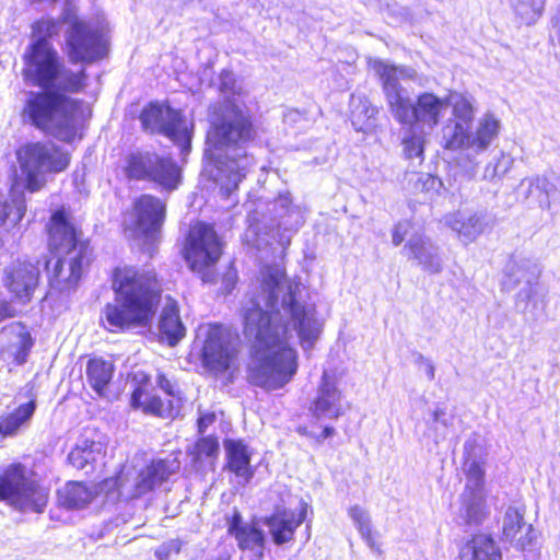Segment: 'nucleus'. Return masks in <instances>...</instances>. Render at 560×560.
Instances as JSON below:
<instances>
[{"label":"nucleus","instance_id":"22","mask_svg":"<svg viewBox=\"0 0 560 560\" xmlns=\"http://www.w3.org/2000/svg\"><path fill=\"white\" fill-rule=\"evenodd\" d=\"M447 98H441L433 93L424 92L417 96L412 127L410 129H424L432 131L440 122L443 112L447 108Z\"/></svg>","mask_w":560,"mask_h":560},{"label":"nucleus","instance_id":"49","mask_svg":"<svg viewBox=\"0 0 560 560\" xmlns=\"http://www.w3.org/2000/svg\"><path fill=\"white\" fill-rule=\"evenodd\" d=\"M382 14L388 24L399 23L408 18L407 9L396 2L386 3L382 9Z\"/></svg>","mask_w":560,"mask_h":560},{"label":"nucleus","instance_id":"8","mask_svg":"<svg viewBox=\"0 0 560 560\" xmlns=\"http://www.w3.org/2000/svg\"><path fill=\"white\" fill-rule=\"evenodd\" d=\"M374 71L382 81V90L392 117L401 126L412 127L416 101L400 83V80L412 79L415 70L400 68L384 61H375Z\"/></svg>","mask_w":560,"mask_h":560},{"label":"nucleus","instance_id":"39","mask_svg":"<svg viewBox=\"0 0 560 560\" xmlns=\"http://www.w3.org/2000/svg\"><path fill=\"white\" fill-rule=\"evenodd\" d=\"M525 184H527L525 198L537 192L539 197L544 196V200H540V202H546L549 206L550 198L557 199L558 196L560 197V176H538L535 178L523 179L521 182V186H524Z\"/></svg>","mask_w":560,"mask_h":560},{"label":"nucleus","instance_id":"52","mask_svg":"<svg viewBox=\"0 0 560 560\" xmlns=\"http://www.w3.org/2000/svg\"><path fill=\"white\" fill-rule=\"evenodd\" d=\"M253 523H245L240 511L234 510L232 517L228 521V533L231 536H235L238 530L241 532L245 527L250 526Z\"/></svg>","mask_w":560,"mask_h":560},{"label":"nucleus","instance_id":"6","mask_svg":"<svg viewBox=\"0 0 560 560\" xmlns=\"http://www.w3.org/2000/svg\"><path fill=\"white\" fill-rule=\"evenodd\" d=\"M16 159L31 192L45 185L46 174L62 172L70 163L69 153L51 141L26 143L18 149Z\"/></svg>","mask_w":560,"mask_h":560},{"label":"nucleus","instance_id":"10","mask_svg":"<svg viewBox=\"0 0 560 560\" xmlns=\"http://www.w3.org/2000/svg\"><path fill=\"white\" fill-rule=\"evenodd\" d=\"M471 126L448 119L441 130V143L446 150H467L479 154L488 149L498 137L500 121L492 115L486 114L478 122L475 132Z\"/></svg>","mask_w":560,"mask_h":560},{"label":"nucleus","instance_id":"42","mask_svg":"<svg viewBox=\"0 0 560 560\" xmlns=\"http://www.w3.org/2000/svg\"><path fill=\"white\" fill-rule=\"evenodd\" d=\"M348 515L360 533L361 538L373 551L380 553L381 549L372 536V522L369 511L357 504L349 509Z\"/></svg>","mask_w":560,"mask_h":560},{"label":"nucleus","instance_id":"28","mask_svg":"<svg viewBox=\"0 0 560 560\" xmlns=\"http://www.w3.org/2000/svg\"><path fill=\"white\" fill-rule=\"evenodd\" d=\"M159 331L168 346L174 347L185 337L186 328L179 317L177 302L167 299L159 319Z\"/></svg>","mask_w":560,"mask_h":560},{"label":"nucleus","instance_id":"44","mask_svg":"<svg viewBox=\"0 0 560 560\" xmlns=\"http://www.w3.org/2000/svg\"><path fill=\"white\" fill-rule=\"evenodd\" d=\"M515 13L526 24L535 23L541 15L546 0H509Z\"/></svg>","mask_w":560,"mask_h":560},{"label":"nucleus","instance_id":"17","mask_svg":"<svg viewBox=\"0 0 560 560\" xmlns=\"http://www.w3.org/2000/svg\"><path fill=\"white\" fill-rule=\"evenodd\" d=\"M39 269L28 261H14L4 269L3 283L16 299L28 302L38 284Z\"/></svg>","mask_w":560,"mask_h":560},{"label":"nucleus","instance_id":"18","mask_svg":"<svg viewBox=\"0 0 560 560\" xmlns=\"http://www.w3.org/2000/svg\"><path fill=\"white\" fill-rule=\"evenodd\" d=\"M137 230L151 240L161 230L166 212V205L160 198L145 194L133 203Z\"/></svg>","mask_w":560,"mask_h":560},{"label":"nucleus","instance_id":"36","mask_svg":"<svg viewBox=\"0 0 560 560\" xmlns=\"http://www.w3.org/2000/svg\"><path fill=\"white\" fill-rule=\"evenodd\" d=\"M114 374V365L112 362L102 358L90 359L86 365V378L90 386L103 396L107 385L112 381Z\"/></svg>","mask_w":560,"mask_h":560},{"label":"nucleus","instance_id":"57","mask_svg":"<svg viewBox=\"0 0 560 560\" xmlns=\"http://www.w3.org/2000/svg\"><path fill=\"white\" fill-rule=\"evenodd\" d=\"M18 314L15 307L7 301H0V323L8 318H13Z\"/></svg>","mask_w":560,"mask_h":560},{"label":"nucleus","instance_id":"54","mask_svg":"<svg viewBox=\"0 0 560 560\" xmlns=\"http://www.w3.org/2000/svg\"><path fill=\"white\" fill-rule=\"evenodd\" d=\"M410 230V222L399 221L397 224H395L392 235V242L395 246H399L405 237L407 236L408 232Z\"/></svg>","mask_w":560,"mask_h":560},{"label":"nucleus","instance_id":"35","mask_svg":"<svg viewBox=\"0 0 560 560\" xmlns=\"http://www.w3.org/2000/svg\"><path fill=\"white\" fill-rule=\"evenodd\" d=\"M37 404L35 399L20 405L13 412L0 420V434L2 436H13L19 430L27 425L34 416Z\"/></svg>","mask_w":560,"mask_h":560},{"label":"nucleus","instance_id":"21","mask_svg":"<svg viewBox=\"0 0 560 560\" xmlns=\"http://www.w3.org/2000/svg\"><path fill=\"white\" fill-rule=\"evenodd\" d=\"M311 412L316 419H338L341 416V392L325 371L314 398Z\"/></svg>","mask_w":560,"mask_h":560},{"label":"nucleus","instance_id":"58","mask_svg":"<svg viewBox=\"0 0 560 560\" xmlns=\"http://www.w3.org/2000/svg\"><path fill=\"white\" fill-rule=\"evenodd\" d=\"M300 432L311 438H314L318 443H322L325 439L330 438L335 434V429L332 427L326 425L324 430L317 435L308 433L306 429H304L303 431L300 430Z\"/></svg>","mask_w":560,"mask_h":560},{"label":"nucleus","instance_id":"40","mask_svg":"<svg viewBox=\"0 0 560 560\" xmlns=\"http://www.w3.org/2000/svg\"><path fill=\"white\" fill-rule=\"evenodd\" d=\"M470 448H472V444L470 441H467L464 445V451L467 456L466 462L464 464V469H465L466 476H467V483H466L465 490L475 491V492H483V485H485L483 463L470 454Z\"/></svg>","mask_w":560,"mask_h":560},{"label":"nucleus","instance_id":"48","mask_svg":"<svg viewBox=\"0 0 560 560\" xmlns=\"http://www.w3.org/2000/svg\"><path fill=\"white\" fill-rule=\"evenodd\" d=\"M418 129H410L411 135L402 140L404 152L408 159L419 158L423 152V136L417 133Z\"/></svg>","mask_w":560,"mask_h":560},{"label":"nucleus","instance_id":"47","mask_svg":"<svg viewBox=\"0 0 560 560\" xmlns=\"http://www.w3.org/2000/svg\"><path fill=\"white\" fill-rule=\"evenodd\" d=\"M432 427L434 431V442L439 444L447 436V429L453 424V418L448 417L445 408L436 407L432 412Z\"/></svg>","mask_w":560,"mask_h":560},{"label":"nucleus","instance_id":"29","mask_svg":"<svg viewBox=\"0 0 560 560\" xmlns=\"http://www.w3.org/2000/svg\"><path fill=\"white\" fill-rule=\"evenodd\" d=\"M104 445L98 441L80 440L68 455V462L77 469L94 470V465L103 458Z\"/></svg>","mask_w":560,"mask_h":560},{"label":"nucleus","instance_id":"34","mask_svg":"<svg viewBox=\"0 0 560 560\" xmlns=\"http://www.w3.org/2000/svg\"><path fill=\"white\" fill-rule=\"evenodd\" d=\"M462 556H470V560H502L499 547L488 535L474 536L462 549Z\"/></svg>","mask_w":560,"mask_h":560},{"label":"nucleus","instance_id":"61","mask_svg":"<svg viewBox=\"0 0 560 560\" xmlns=\"http://www.w3.org/2000/svg\"><path fill=\"white\" fill-rule=\"evenodd\" d=\"M257 235H259V234L257 233ZM262 244H265V245H269V244H270V241H269V240H266V241L260 240V236H258L257 245H256V246H257L258 248H260Z\"/></svg>","mask_w":560,"mask_h":560},{"label":"nucleus","instance_id":"55","mask_svg":"<svg viewBox=\"0 0 560 560\" xmlns=\"http://www.w3.org/2000/svg\"><path fill=\"white\" fill-rule=\"evenodd\" d=\"M158 386L168 396L175 397L177 395L175 384L168 380L163 373H159L156 377Z\"/></svg>","mask_w":560,"mask_h":560},{"label":"nucleus","instance_id":"16","mask_svg":"<svg viewBox=\"0 0 560 560\" xmlns=\"http://www.w3.org/2000/svg\"><path fill=\"white\" fill-rule=\"evenodd\" d=\"M238 337L223 325H209L202 346L206 368L217 373L225 372L238 353Z\"/></svg>","mask_w":560,"mask_h":560},{"label":"nucleus","instance_id":"50","mask_svg":"<svg viewBox=\"0 0 560 560\" xmlns=\"http://www.w3.org/2000/svg\"><path fill=\"white\" fill-rule=\"evenodd\" d=\"M183 545L184 542L178 538L170 539L160 545L154 555L159 560H170L172 555L180 552Z\"/></svg>","mask_w":560,"mask_h":560},{"label":"nucleus","instance_id":"32","mask_svg":"<svg viewBox=\"0 0 560 560\" xmlns=\"http://www.w3.org/2000/svg\"><path fill=\"white\" fill-rule=\"evenodd\" d=\"M92 499V491L80 481H69L57 491L59 505L67 510L83 509Z\"/></svg>","mask_w":560,"mask_h":560},{"label":"nucleus","instance_id":"27","mask_svg":"<svg viewBox=\"0 0 560 560\" xmlns=\"http://www.w3.org/2000/svg\"><path fill=\"white\" fill-rule=\"evenodd\" d=\"M226 467L230 471L249 482L254 477L248 446L242 440L225 439Z\"/></svg>","mask_w":560,"mask_h":560},{"label":"nucleus","instance_id":"13","mask_svg":"<svg viewBox=\"0 0 560 560\" xmlns=\"http://www.w3.org/2000/svg\"><path fill=\"white\" fill-rule=\"evenodd\" d=\"M540 275L541 268L538 260L523 253L512 254L504 266L501 282L504 290L512 291L524 283L515 296V306L525 316L529 304L533 303L534 307L537 304L534 299Z\"/></svg>","mask_w":560,"mask_h":560},{"label":"nucleus","instance_id":"25","mask_svg":"<svg viewBox=\"0 0 560 560\" xmlns=\"http://www.w3.org/2000/svg\"><path fill=\"white\" fill-rule=\"evenodd\" d=\"M66 51L71 63H91L107 55L108 43L105 37H67Z\"/></svg>","mask_w":560,"mask_h":560},{"label":"nucleus","instance_id":"56","mask_svg":"<svg viewBox=\"0 0 560 560\" xmlns=\"http://www.w3.org/2000/svg\"><path fill=\"white\" fill-rule=\"evenodd\" d=\"M215 421V415L213 412L201 413L198 418L197 425L198 432L203 434L206 430Z\"/></svg>","mask_w":560,"mask_h":560},{"label":"nucleus","instance_id":"20","mask_svg":"<svg viewBox=\"0 0 560 560\" xmlns=\"http://www.w3.org/2000/svg\"><path fill=\"white\" fill-rule=\"evenodd\" d=\"M495 223L494 217L486 209L453 214L447 224L458 233L466 244L474 242L479 235L491 230Z\"/></svg>","mask_w":560,"mask_h":560},{"label":"nucleus","instance_id":"37","mask_svg":"<svg viewBox=\"0 0 560 560\" xmlns=\"http://www.w3.org/2000/svg\"><path fill=\"white\" fill-rule=\"evenodd\" d=\"M351 122L358 131H365L374 125L378 108L365 96L352 95L350 100Z\"/></svg>","mask_w":560,"mask_h":560},{"label":"nucleus","instance_id":"1","mask_svg":"<svg viewBox=\"0 0 560 560\" xmlns=\"http://www.w3.org/2000/svg\"><path fill=\"white\" fill-rule=\"evenodd\" d=\"M242 318L244 336L252 343L247 381L268 392L282 388L298 371L288 325L305 351L313 348L323 327L315 306L301 300L299 284L270 266L261 270L260 291L243 303Z\"/></svg>","mask_w":560,"mask_h":560},{"label":"nucleus","instance_id":"3","mask_svg":"<svg viewBox=\"0 0 560 560\" xmlns=\"http://www.w3.org/2000/svg\"><path fill=\"white\" fill-rule=\"evenodd\" d=\"M256 130L247 109L233 102H226L208 131L207 143L217 151L218 173L215 176L219 192L229 199L237 189L246 172L255 164L247 153L248 144L254 140Z\"/></svg>","mask_w":560,"mask_h":560},{"label":"nucleus","instance_id":"31","mask_svg":"<svg viewBox=\"0 0 560 560\" xmlns=\"http://www.w3.org/2000/svg\"><path fill=\"white\" fill-rule=\"evenodd\" d=\"M1 334L11 337L8 352L14 358V361L18 364L25 363L28 352L33 347L31 334L20 323L4 327Z\"/></svg>","mask_w":560,"mask_h":560},{"label":"nucleus","instance_id":"14","mask_svg":"<svg viewBox=\"0 0 560 560\" xmlns=\"http://www.w3.org/2000/svg\"><path fill=\"white\" fill-rule=\"evenodd\" d=\"M63 25H68L65 35H105L110 32L109 23L104 15H98L91 25L79 18L74 0H65L59 19L45 16L35 21L31 35H59Z\"/></svg>","mask_w":560,"mask_h":560},{"label":"nucleus","instance_id":"5","mask_svg":"<svg viewBox=\"0 0 560 560\" xmlns=\"http://www.w3.org/2000/svg\"><path fill=\"white\" fill-rule=\"evenodd\" d=\"M48 246L55 261H46L48 281L59 292L74 289L92 261L90 242L67 219L63 210L52 213L48 225Z\"/></svg>","mask_w":560,"mask_h":560},{"label":"nucleus","instance_id":"30","mask_svg":"<svg viewBox=\"0 0 560 560\" xmlns=\"http://www.w3.org/2000/svg\"><path fill=\"white\" fill-rule=\"evenodd\" d=\"M182 180L180 168L170 156L156 154V163L152 170L151 182L158 184L166 191L177 189Z\"/></svg>","mask_w":560,"mask_h":560},{"label":"nucleus","instance_id":"4","mask_svg":"<svg viewBox=\"0 0 560 560\" xmlns=\"http://www.w3.org/2000/svg\"><path fill=\"white\" fill-rule=\"evenodd\" d=\"M115 299L103 310L106 328L125 331L150 325L161 299L162 285L150 267L122 266L113 271Z\"/></svg>","mask_w":560,"mask_h":560},{"label":"nucleus","instance_id":"7","mask_svg":"<svg viewBox=\"0 0 560 560\" xmlns=\"http://www.w3.org/2000/svg\"><path fill=\"white\" fill-rule=\"evenodd\" d=\"M178 467L177 462L166 459L152 460L140 469L125 467L114 480H107L106 486L116 489L119 500L129 501L160 487Z\"/></svg>","mask_w":560,"mask_h":560},{"label":"nucleus","instance_id":"46","mask_svg":"<svg viewBox=\"0 0 560 560\" xmlns=\"http://www.w3.org/2000/svg\"><path fill=\"white\" fill-rule=\"evenodd\" d=\"M514 159L503 152L493 161L489 162L485 167L483 178L489 182L502 179L503 176L512 168Z\"/></svg>","mask_w":560,"mask_h":560},{"label":"nucleus","instance_id":"60","mask_svg":"<svg viewBox=\"0 0 560 560\" xmlns=\"http://www.w3.org/2000/svg\"><path fill=\"white\" fill-rule=\"evenodd\" d=\"M551 25H552V30H553L558 35H560V3H559V7H558V9H557L556 14L552 16Z\"/></svg>","mask_w":560,"mask_h":560},{"label":"nucleus","instance_id":"51","mask_svg":"<svg viewBox=\"0 0 560 560\" xmlns=\"http://www.w3.org/2000/svg\"><path fill=\"white\" fill-rule=\"evenodd\" d=\"M197 447L201 454L211 457L217 455L219 451V442L212 436H205L198 441Z\"/></svg>","mask_w":560,"mask_h":560},{"label":"nucleus","instance_id":"59","mask_svg":"<svg viewBox=\"0 0 560 560\" xmlns=\"http://www.w3.org/2000/svg\"><path fill=\"white\" fill-rule=\"evenodd\" d=\"M418 360L425 364V374H427L428 378L430 381L434 380L435 368H434L433 363L429 359L424 358L422 354H419Z\"/></svg>","mask_w":560,"mask_h":560},{"label":"nucleus","instance_id":"24","mask_svg":"<svg viewBox=\"0 0 560 560\" xmlns=\"http://www.w3.org/2000/svg\"><path fill=\"white\" fill-rule=\"evenodd\" d=\"M305 515V509L299 514L293 511L277 510L270 516H266L262 524L269 529L273 544L281 546L293 539L295 530L304 522Z\"/></svg>","mask_w":560,"mask_h":560},{"label":"nucleus","instance_id":"45","mask_svg":"<svg viewBox=\"0 0 560 560\" xmlns=\"http://www.w3.org/2000/svg\"><path fill=\"white\" fill-rule=\"evenodd\" d=\"M447 104H451L453 107L454 118H451L452 120L471 126L475 117V109L471 102L466 96L462 94L451 95L447 100Z\"/></svg>","mask_w":560,"mask_h":560},{"label":"nucleus","instance_id":"19","mask_svg":"<svg viewBox=\"0 0 560 560\" xmlns=\"http://www.w3.org/2000/svg\"><path fill=\"white\" fill-rule=\"evenodd\" d=\"M133 381L137 383L130 398V405L133 409L141 408L147 415L164 419L173 417L172 402L165 404L159 396L150 394L152 384L148 374L137 372L133 375Z\"/></svg>","mask_w":560,"mask_h":560},{"label":"nucleus","instance_id":"38","mask_svg":"<svg viewBox=\"0 0 560 560\" xmlns=\"http://www.w3.org/2000/svg\"><path fill=\"white\" fill-rule=\"evenodd\" d=\"M462 499L463 508L460 516L465 520L466 524H480L487 514L483 492L464 490Z\"/></svg>","mask_w":560,"mask_h":560},{"label":"nucleus","instance_id":"43","mask_svg":"<svg viewBox=\"0 0 560 560\" xmlns=\"http://www.w3.org/2000/svg\"><path fill=\"white\" fill-rule=\"evenodd\" d=\"M26 211V202L24 195L13 194L10 200H2L0 198V225L10 223L18 224Z\"/></svg>","mask_w":560,"mask_h":560},{"label":"nucleus","instance_id":"2","mask_svg":"<svg viewBox=\"0 0 560 560\" xmlns=\"http://www.w3.org/2000/svg\"><path fill=\"white\" fill-rule=\"evenodd\" d=\"M37 37L24 52V77L40 91H30L22 110V119L38 130L63 142L75 137V104L70 94L86 85V72L69 68L48 40Z\"/></svg>","mask_w":560,"mask_h":560},{"label":"nucleus","instance_id":"62","mask_svg":"<svg viewBox=\"0 0 560 560\" xmlns=\"http://www.w3.org/2000/svg\"><path fill=\"white\" fill-rule=\"evenodd\" d=\"M558 43H559V45H560V37H558Z\"/></svg>","mask_w":560,"mask_h":560},{"label":"nucleus","instance_id":"53","mask_svg":"<svg viewBox=\"0 0 560 560\" xmlns=\"http://www.w3.org/2000/svg\"><path fill=\"white\" fill-rule=\"evenodd\" d=\"M219 90L222 93H233L235 89V75L232 71L223 70L219 78Z\"/></svg>","mask_w":560,"mask_h":560},{"label":"nucleus","instance_id":"9","mask_svg":"<svg viewBox=\"0 0 560 560\" xmlns=\"http://www.w3.org/2000/svg\"><path fill=\"white\" fill-rule=\"evenodd\" d=\"M49 489L25 475L21 465L10 467L0 480V498L21 511L42 513L47 505Z\"/></svg>","mask_w":560,"mask_h":560},{"label":"nucleus","instance_id":"15","mask_svg":"<svg viewBox=\"0 0 560 560\" xmlns=\"http://www.w3.org/2000/svg\"><path fill=\"white\" fill-rule=\"evenodd\" d=\"M269 219L264 217V229L270 238L277 240L284 249L291 243L292 235L304 224V213L299 206L292 205L289 192L279 196L268 205Z\"/></svg>","mask_w":560,"mask_h":560},{"label":"nucleus","instance_id":"12","mask_svg":"<svg viewBox=\"0 0 560 560\" xmlns=\"http://www.w3.org/2000/svg\"><path fill=\"white\" fill-rule=\"evenodd\" d=\"M140 121L145 131L166 136L180 149L185 156L190 152L192 124L184 115L170 106L150 103L140 115Z\"/></svg>","mask_w":560,"mask_h":560},{"label":"nucleus","instance_id":"26","mask_svg":"<svg viewBox=\"0 0 560 560\" xmlns=\"http://www.w3.org/2000/svg\"><path fill=\"white\" fill-rule=\"evenodd\" d=\"M503 536L518 549H525L535 539L532 525L524 522L523 513L514 506H509L503 517Z\"/></svg>","mask_w":560,"mask_h":560},{"label":"nucleus","instance_id":"11","mask_svg":"<svg viewBox=\"0 0 560 560\" xmlns=\"http://www.w3.org/2000/svg\"><path fill=\"white\" fill-rule=\"evenodd\" d=\"M222 254V243L213 226L203 222L195 224L188 234L184 257L190 269L201 275L202 282H213L210 269Z\"/></svg>","mask_w":560,"mask_h":560},{"label":"nucleus","instance_id":"33","mask_svg":"<svg viewBox=\"0 0 560 560\" xmlns=\"http://www.w3.org/2000/svg\"><path fill=\"white\" fill-rule=\"evenodd\" d=\"M154 163H156L154 152H131L126 158L125 174L129 179L151 182Z\"/></svg>","mask_w":560,"mask_h":560},{"label":"nucleus","instance_id":"23","mask_svg":"<svg viewBox=\"0 0 560 560\" xmlns=\"http://www.w3.org/2000/svg\"><path fill=\"white\" fill-rule=\"evenodd\" d=\"M402 250L409 259L417 260L418 265L429 273H440L443 269L439 247L424 235H412Z\"/></svg>","mask_w":560,"mask_h":560},{"label":"nucleus","instance_id":"41","mask_svg":"<svg viewBox=\"0 0 560 560\" xmlns=\"http://www.w3.org/2000/svg\"><path fill=\"white\" fill-rule=\"evenodd\" d=\"M237 541V547L241 550H248L254 553L255 557L261 559L264 557V550L266 546V535L262 529L252 524L245 527L234 536Z\"/></svg>","mask_w":560,"mask_h":560}]
</instances>
